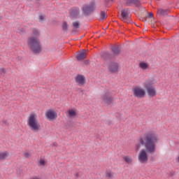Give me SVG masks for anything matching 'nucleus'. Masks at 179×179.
Here are the masks:
<instances>
[{
  "mask_svg": "<svg viewBox=\"0 0 179 179\" xmlns=\"http://www.w3.org/2000/svg\"><path fill=\"white\" fill-rule=\"evenodd\" d=\"M159 141V136L155 132L149 131L145 133L143 137H141L138 139V143L136 144L135 149L136 152L140 150L142 146L145 148V149H142L138 152V162L140 163H143L146 164L148 161L149 160V157L148 156V153H155L156 152V143Z\"/></svg>",
  "mask_w": 179,
  "mask_h": 179,
  "instance_id": "obj_1",
  "label": "nucleus"
},
{
  "mask_svg": "<svg viewBox=\"0 0 179 179\" xmlns=\"http://www.w3.org/2000/svg\"><path fill=\"white\" fill-rule=\"evenodd\" d=\"M27 125L33 132H38L41 129L40 122L37 120V114L31 113L29 115L27 120Z\"/></svg>",
  "mask_w": 179,
  "mask_h": 179,
  "instance_id": "obj_2",
  "label": "nucleus"
},
{
  "mask_svg": "<svg viewBox=\"0 0 179 179\" xmlns=\"http://www.w3.org/2000/svg\"><path fill=\"white\" fill-rule=\"evenodd\" d=\"M28 47L34 54H38L41 51L40 40L37 37H29L27 41Z\"/></svg>",
  "mask_w": 179,
  "mask_h": 179,
  "instance_id": "obj_3",
  "label": "nucleus"
},
{
  "mask_svg": "<svg viewBox=\"0 0 179 179\" xmlns=\"http://www.w3.org/2000/svg\"><path fill=\"white\" fill-rule=\"evenodd\" d=\"M156 83V80L153 78H149L145 84V87L147 90V93L150 97H155L157 94V91H156V87L153 86Z\"/></svg>",
  "mask_w": 179,
  "mask_h": 179,
  "instance_id": "obj_4",
  "label": "nucleus"
},
{
  "mask_svg": "<svg viewBox=\"0 0 179 179\" xmlns=\"http://www.w3.org/2000/svg\"><path fill=\"white\" fill-rule=\"evenodd\" d=\"M96 10V1H92L89 3L84 4L81 8V10L83 12L84 15H90L93 13Z\"/></svg>",
  "mask_w": 179,
  "mask_h": 179,
  "instance_id": "obj_5",
  "label": "nucleus"
},
{
  "mask_svg": "<svg viewBox=\"0 0 179 179\" xmlns=\"http://www.w3.org/2000/svg\"><path fill=\"white\" fill-rule=\"evenodd\" d=\"M132 92H133V96L134 97H137V99H142L146 94L145 90H143L140 87H135L134 88H133Z\"/></svg>",
  "mask_w": 179,
  "mask_h": 179,
  "instance_id": "obj_6",
  "label": "nucleus"
},
{
  "mask_svg": "<svg viewBox=\"0 0 179 179\" xmlns=\"http://www.w3.org/2000/svg\"><path fill=\"white\" fill-rule=\"evenodd\" d=\"M108 69L110 73H117L121 69V66L117 62H111L108 65Z\"/></svg>",
  "mask_w": 179,
  "mask_h": 179,
  "instance_id": "obj_7",
  "label": "nucleus"
},
{
  "mask_svg": "<svg viewBox=\"0 0 179 179\" xmlns=\"http://www.w3.org/2000/svg\"><path fill=\"white\" fill-rule=\"evenodd\" d=\"M101 101L105 104H111L114 101V97H113L111 93L106 92L102 95Z\"/></svg>",
  "mask_w": 179,
  "mask_h": 179,
  "instance_id": "obj_8",
  "label": "nucleus"
},
{
  "mask_svg": "<svg viewBox=\"0 0 179 179\" xmlns=\"http://www.w3.org/2000/svg\"><path fill=\"white\" fill-rule=\"evenodd\" d=\"M45 115L49 121H52L54 120H57V117H58V115L57 114V112H55L54 110H48L45 112Z\"/></svg>",
  "mask_w": 179,
  "mask_h": 179,
  "instance_id": "obj_9",
  "label": "nucleus"
},
{
  "mask_svg": "<svg viewBox=\"0 0 179 179\" xmlns=\"http://www.w3.org/2000/svg\"><path fill=\"white\" fill-rule=\"evenodd\" d=\"M120 19L124 23L129 22V10L128 8L122 10Z\"/></svg>",
  "mask_w": 179,
  "mask_h": 179,
  "instance_id": "obj_10",
  "label": "nucleus"
},
{
  "mask_svg": "<svg viewBox=\"0 0 179 179\" xmlns=\"http://www.w3.org/2000/svg\"><path fill=\"white\" fill-rule=\"evenodd\" d=\"M70 16L71 17H78L79 16V8L73 7L70 10Z\"/></svg>",
  "mask_w": 179,
  "mask_h": 179,
  "instance_id": "obj_11",
  "label": "nucleus"
},
{
  "mask_svg": "<svg viewBox=\"0 0 179 179\" xmlns=\"http://www.w3.org/2000/svg\"><path fill=\"white\" fill-rule=\"evenodd\" d=\"M87 55V52L86 50H82L81 52H78L76 58L78 61H83V59H85L86 58V56Z\"/></svg>",
  "mask_w": 179,
  "mask_h": 179,
  "instance_id": "obj_12",
  "label": "nucleus"
},
{
  "mask_svg": "<svg viewBox=\"0 0 179 179\" xmlns=\"http://www.w3.org/2000/svg\"><path fill=\"white\" fill-rule=\"evenodd\" d=\"M76 82L79 83V85H85L86 79L85 78V76L82 75H78L76 78Z\"/></svg>",
  "mask_w": 179,
  "mask_h": 179,
  "instance_id": "obj_13",
  "label": "nucleus"
},
{
  "mask_svg": "<svg viewBox=\"0 0 179 179\" xmlns=\"http://www.w3.org/2000/svg\"><path fill=\"white\" fill-rule=\"evenodd\" d=\"M126 3L128 6H132V5L139 6L141 5V1L139 0H127Z\"/></svg>",
  "mask_w": 179,
  "mask_h": 179,
  "instance_id": "obj_14",
  "label": "nucleus"
},
{
  "mask_svg": "<svg viewBox=\"0 0 179 179\" xmlns=\"http://www.w3.org/2000/svg\"><path fill=\"white\" fill-rule=\"evenodd\" d=\"M122 159L124 160L126 163H127V164H132V162H134L132 156L131 155L123 156Z\"/></svg>",
  "mask_w": 179,
  "mask_h": 179,
  "instance_id": "obj_15",
  "label": "nucleus"
},
{
  "mask_svg": "<svg viewBox=\"0 0 179 179\" xmlns=\"http://www.w3.org/2000/svg\"><path fill=\"white\" fill-rule=\"evenodd\" d=\"M169 13L168 9H158L157 15H159V16H166Z\"/></svg>",
  "mask_w": 179,
  "mask_h": 179,
  "instance_id": "obj_16",
  "label": "nucleus"
},
{
  "mask_svg": "<svg viewBox=\"0 0 179 179\" xmlns=\"http://www.w3.org/2000/svg\"><path fill=\"white\" fill-rule=\"evenodd\" d=\"M68 117L70 118H73L76 117V109H69Z\"/></svg>",
  "mask_w": 179,
  "mask_h": 179,
  "instance_id": "obj_17",
  "label": "nucleus"
},
{
  "mask_svg": "<svg viewBox=\"0 0 179 179\" xmlns=\"http://www.w3.org/2000/svg\"><path fill=\"white\" fill-rule=\"evenodd\" d=\"M9 157V152L8 151L0 152V160H5V159Z\"/></svg>",
  "mask_w": 179,
  "mask_h": 179,
  "instance_id": "obj_18",
  "label": "nucleus"
},
{
  "mask_svg": "<svg viewBox=\"0 0 179 179\" xmlns=\"http://www.w3.org/2000/svg\"><path fill=\"white\" fill-rule=\"evenodd\" d=\"M112 51L113 54H115V55H117V54H120V52L121 51V50L120 49L119 46H113L112 47Z\"/></svg>",
  "mask_w": 179,
  "mask_h": 179,
  "instance_id": "obj_19",
  "label": "nucleus"
},
{
  "mask_svg": "<svg viewBox=\"0 0 179 179\" xmlns=\"http://www.w3.org/2000/svg\"><path fill=\"white\" fill-rule=\"evenodd\" d=\"M139 67L143 69V71L148 69V68H149V64H148V63H145V62H141L139 64Z\"/></svg>",
  "mask_w": 179,
  "mask_h": 179,
  "instance_id": "obj_20",
  "label": "nucleus"
},
{
  "mask_svg": "<svg viewBox=\"0 0 179 179\" xmlns=\"http://www.w3.org/2000/svg\"><path fill=\"white\" fill-rule=\"evenodd\" d=\"M106 17H107V12H106V11H101L99 20H105V19Z\"/></svg>",
  "mask_w": 179,
  "mask_h": 179,
  "instance_id": "obj_21",
  "label": "nucleus"
},
{
  "mask_svg": "<svg viewBox=\"0 0 179 179\" xmlns=\"http://www.w3.org/2000/svg\"><path fill=\"white\" fill-rule=\"evenodd\" d=\"M106 176L107 178H114V173L111 171H106Z\"/></svg>",
  "mask_w": 179,
  "mask_h": 179,
  "instance_id": "obj_22",
  "label": "nucleus"
},
{
  "mask_svg": "<svg viewBox=\"0 0 179 179\" xmlns=\"http://www.w3.org/2000/svg\"><path fill=\"white\" fill-rule=\"evenodd\" d=\"M62 29L64 31L68 30V24L66 23V22H64L62 23Z\"/></svg>",
  "mask_w": 179,
  "mask_h": 179,
  "instance_id": "obj_23",
  "label": "nucleus"
},
{
  "mask_svg": "<svg viewBox=\"0 0 179 179\" xmlns=\"http://www.w3.org/2000/svg\"><path fill=\"white\" fill-rule=\"evenodd\" d=\"M45 166V160H44V159H41L39 161V166Z\"/></svg>",
  "mask_w": 179,
  "mask_h": 179,
  "instance_id": "obj_24",
  "label": "nucleus"
},
{
  "mask_svg": "<svg viewBox=\"0 0 179 179\" xmlns=\"http://www.w3.org/2000/svg\"><path fill=\"white\" fill-rule=\"evenodd\" d=\"M73 26L75 27V29H79V22L76 21L73 22Z\"/></svg>",
  "mask_w": 179,
  "mask_h": 179,
  "instance_id": "obj_25",
  "label": "nucleus"
},
{
  "mask_svg": "<svg viewBox=\"0 0 179 179\" xmlns=\"http://www.w3.org/2000/svg\"><path fill=\"white\" fill-rule=\"evenodd\" d=\"M33 34L34 36H40V31L37 29H33Z\"/></svg>",
  "mask_w": 179,
  "mask_h": 179,
  "instance_id": "obj_26",
  "label": "nucleus"
},
{
  "mask_svg": "<svg viewBox=\"0 0 179 179\" xmlns=\"http://www.w3.org/2000/svg\"><path fill=\"white\" fill-rule=\"evenodd\" d=\"M45 20V16L44 15H40L39 16V21L41 22V23H43V21Z\"/></svg>",
  "mask_w": 179,
  "mask_h": 179,
  "instance_id": "obj_27",
  "label": "nucleus"
},
{
  "mask_svg": "<svg viewBox=\"0 0 179 179\" xmlns=\"http://www.w3.org/2000/svg\"><path fill=\"white\" fill-rule=\"evenodd\" d=\"M0 73L1 75H5V73H6V71H5V69L3 68L0 69Z\"/></svg>",
  "mask_w": 179,
  "mask_h": 179,
  "instance_id": "obj_28",
  "label": "nucleus"
},
{
  "mask_svg": "<svg viewBox=\"0 0 179 179\" xmlns=\"http://www.w3.org/2000/svg\"><path fill=\"white\" fill-rule=\"evenodd\" d=\"M24 157L28 159V157H30V154L29 152H24Z\"/></svg>",
  "mask_w": 179,
  "mask_h": 179,
  "instance_id": "obj_29",
  "label": "nucleus"
},
{
  "mask_svg": "<svg viewBox=\"0 0 179 179\" xmlns=\"http://www.w3.org/2000/svg\"><path fill=\"white\" fill-rule=\"evenodd\" d=\"M148 17H153V13H148Z\"/></svg>",
  "mask_w": 179,
  "mask_h": 179,
  "instance_id": "obj_30",
  "label": "nucleus"
},
{
  "mask_svg": "<svg viewBox=\"0 0 179 179\" xmlns=\"http://www.w3.org/2000/svg\"><path fill=\"white\" fill-rule=\"evenodd\" d=\"M31 179H40L38 177H33V178H31Z\"/></svg>",
  "mask_w": 179,
  "mask_h": 179,
  "instance_id": "obj_31",
  "label": "nucleus"
},
{
  "mask_svg": "<svg viewBox=\"0 0 179 179\" xmlns=\"http://www.w3.org/2000/svg\"><path fill=\"white\" fill-rule=\"evenodd\" d=\"M76 178H78V177H79V173H76Z\"/></svg>",
  "mask_w": 179,
  "mask_h": 179,
  "instance_id": "obj_32",
  "label": "nucleus"
},
{
  "mask_svg": "<svg viewBox=\"0 0 179 179\" xmlns=\"http://www.w3.org/2000/svg\"><path fill=\"white\" fill-rule=\"evenodd\" d=\"M178 162L179 163V156L178 157Z\"/></svg>",
  "mask_w": 179,
  "mask_h": 179,
  "instance_id": "obj_33",
  "label": "nucleus"
},
{
  "mask_svg": "<svg viewBox=\"0 0 179 179\" xmlns=\"http://www.w3.org/2000/svg\"><path fill=\"white\" fill-rule=\"evenodd\" d=\"M36 1H41V0H36Z\"/></svg>",
  "mask_w": 179,
  "mask_h": 179,
  "instance_id": "obj_34",
  "label": "nucleus"
}]
</instances>
